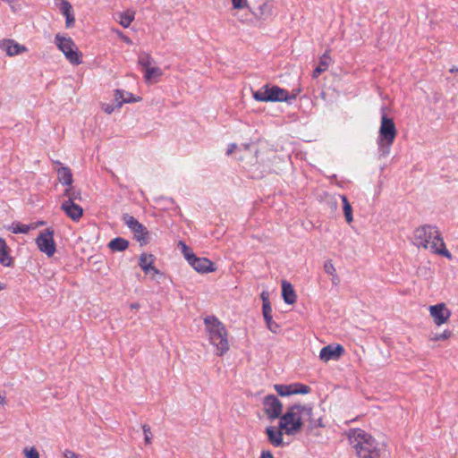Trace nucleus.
Here are the masks:
<instances>
[{
    "label": "nucleus",
    "instance_id": "39448f33",
    "mask_svg": "<svg viewBox=\"0 0 458 458\" xmlns=\"http://www.w3.org/2000/svg\"><path fill=\"white\" fill-rule=\"evenodd\" d=\"M397 131L394 120L383 114L377 140L378 153L382 157L390 154L391 147L396 138Z\"/></svg>",
    "mask_w": 458,
    "mask_h": 458
},
{
    "label": "nucleus",
    "instance_id": "7ed1b4c3",
    "mask_svg": "<svg viewBox=\"0 0 458 458\" xmlns=\"http://www.w3.org/2000/svg\"><path fill=\"white\" fill-rule=\"evenodd\" d=\"M312 408L310 406L293 405L281 417L279 428L287 435H294L302 426V420H310Z\"/></svg>",
    "mask_w": 458,
    "mask_h": 458
},
{
    "label": "nucleus",
    "instance_id": "3c124183",
    "mask_svg": "<svg viewBox=\"0 0 458 458\" xmlns=\"http://www.w3.org/2000/svg\"><path fill=\"white\" fill-rule=\"evenodd\" d=\"M449 72L451 73L458 72V66H453L452 68H450Z\"/></svg>",
    "mask_w": 458,
    "mask_h": 458
},
{
    "label": "nucleus",
    "instance_id": "dca6fc26",
    "mask_svg": "<svg viewBox=\"0 0 458 458\" xmlns=\"http://www.w3.org/2000/svg\"><path fill=\"white\" fill-rule=\"evenodd\" d=\"M262 313L267 328L273 333H277L280 327L276 322L273 320L272 308L270 303H264L262 305Z\"/></svg>",
    "mask_w": 458,
    "mask_h": 458
},
{
    "label": "nucleus",
    "instance_id": "ddd939ff",
    "mask_svg": "<svg viewBox=\"0 0 458 458\" xmlns=\"http://www.w3.org/2000/svg\"><path fill=\"white\" fill-rule=\"evenodd\" d=\"M61 209L75 222L79 221L83 215V208L71 200H64L61 205Z\"/></svg>",
    "mask_w": 458,
    "mask_h": 458
},
{
    "label": "nucleus",
    "instance_id": "8fccbe9b",
    "mask_svg": "<svg viewBox=\"0 0 458 458\" xmlns=\"http://www.w3.org/2000/svg\"><path fill=\"white\" fill-rule=\"evenodd\" d=\"M122 38L123 39V41L127 44H131V40L126 37V36H123Z\"/></svg>",
    "mask_w": 458,
    "mask_h": 458
},
{
    "label": "nucleus",
    "instance_id": "f3484780",
    "mask_svg": "<svg viewBox=\"0 0 458 458\" xmlns=\"http://www.w3.org/2000/svg\"><path fill=\"white\" fill-rule=\"evenodd\" d=\"M10 248L5 241L0 237V264L4 267H11L13 266V259L10 255Z\"/></svg>",
    "mask_w": 458,
    "mask_h": 458
},
{
    "label": "nucleus",
    "instance_id": "e433bc0d",
    "mask_svg": "<svg viewBox=\"0 0 458 458\" xmlns=\"http://www.w3.org/2000/svg\"><path fill=\"white\" fill-rule=\"evenodd\" d=\"M23 453L26 458H39V454L35 447H25Z\"/></svg>",
    "mask_w": 458,
    "mask_h": 458
},
{
    "label": "nucleus",
    "instance_id": "c9c22d12",
    "mask_svg": "<svg viewBox=\"0 0 458 458\" xmlns=\"http://www.w3.org/2000/svg\"><path fill=\"white\" fill-rule=\"evenodd\" d=\"M452 335V332L449 331V330H445L443 333L441 334H435L434 335L431 336L430 340L432 341H442V340H446L448 339Z\"/></svg>",
    "mask_w": 458,
    "mask_h": 458
},
{
    "label": "nucleus",
    "instance_id": "423d86ee",
    "mask_svg": "<svg viewBox=\"0 0 458 458\" xmlns=\"http://www.w3.org/2000/svg\"><path fill=\"white\" fill-rule=\"evenodd\" d=\"M300 90L294 94H290L286 89L278 86L265 85L253 92V98L260 102H291L295 99Z\"/></svg>",
    "mask_w": 458,
    "mask_h": 458
},
{
    "label": "nucleus",
    "instance_id": "de8ad7c7",
    "mask_svg": "<svg viewBox=\"0 0 458 458\" xmlns=\"http://www.w3.org/2000/svg\"><path fill=\"white\" fill-rule=\"evenodd\" d=\"M261 299H262V301H263V304H264V303H269V301H268V297H267V293L263 292V293H261Z\"/></svg>",
    "mask_w": 458,
    "mask_h": 458
},
{
    "label": "nucleus",
    "instance_id": "aec40b11",
    "mask_svg": "<svg viewBox=\"0 0 458 458\" xmlns=\"http://www.w3.org/2000/svg\"><path fill=\"white\" fill-rule=\"evenodd\" d=\"M282 296L285 303L293 304L296 302L297 296L293 285L287 282H282Z\"/></svg>",
    "mask_w": 458,
    "mask_h": 458
},
{
    "label": "nucleus",
    "instance_id": "a19ab883",
    "mask_svg": "<svg viewBox=\"0 0 458 458\" xmlns=\"http://www.w3.org/2000/svg\"><path fill=\"white\" fill-rule=\"evenodd\" d=\"M233 7L234 9H242L246 4V0H232Z\"/></svg>",
    "mask_w": 458,
    "mask_h": 458
},
{
    "label": "nucleus",
    "instance_id": "7c9ffc66",
    "mask_svg": "<svg viewBox=\"0 0 458 458\" xmlns=\"http://www.w3.org/2000/svg\"><path fill=\"white\" fill-rule=\"evenodd\" d=\"M275 389L281 396L293 394V384L292 385H275Z\"/></svg>",
    "mask_w": 458,
    "mask_h": 458
},
{
    "label": "nucleus",
    "instance_id": "393cba45",
    "mask_svg": "<svg viewBox=\"0 0 458 458\" xmlns=\"http://www.w3.org/2000/svg\"><path fill=\"white\" fill-rule=\"evenodd\" d=\"M129 246V242L122 237H116L111 240L108 243V247L113 251H123L125 250Z\"/></svg>",
    "mask_w": 458,
    "mask_h": 458
},
{
    "label": "nucleus",
    "instance_id": "b1692460",
    "mask_svg": "<svg viewBox=\"0 0 458 458\" xmlns=\"http://www.w3.org/2000/svg\"><path fill=\"white\" fill-rule=\"evenodd\" d=\"M57 176H58V181L64 184V185H67L68 187L72 185V174L70 170L69 167L67 166H61L58 170H57Z\"/></svg>",
    "mask_w": 458,
    "mask_h": 458
},
{
    "label": "nucleus",
    "instance_id": "2f4dec72",
    "mask_svg": "<svg viewBox=\"0 0 458 458\" xmlns=\"http://www.w3.org/2000/svg\"><path fill=\"white\" fill-rule=\"evenodd\" d=\"M55 4L58 6L63 15L68 14L72 12V6L67 0H55Z\"/></svg>",
    "mask_w": 458,
    "mask_h": 458
},
{
    "label": "nucleus",
    "instance_id": "cd10ccee",
    "mask_svg": "<svg viewBox=\"0 0 458 458\" xmlns=\"http://www.w3.org/2000/svg\"><path fill=\"white\" fill-rule=\"evenodd\" d=\"M270 6L267 3L260 4L252 13L257 19H266L270 14Z\"/></svg>",
    "mask_w": 458,
    "mask_h": 458
},
{
    "label": "nucleus",
    "instance_id": "20e7f679",
    "mask_svg": "<svg viewBox=\"0 0 458 458\" xmlns=\"http://www.w3.org/2000/svg\"><path fill=\"white\" fill-rule=\"evenodd\" d=\"M204 324L210 344L216 348V354L224 355L229 350L225 327L216 316H207Z\"/></svg>",
    "mask_w": 458,
    "mask_h": 458
},
{
    "label": "nucleus",
    "instance_id": "a878e982",
    "mask_svg": "<svg viewBox=\"0 0 458 458\" xmlns=\"http://www.w3.org/2000/svg\"><path fill=\"white\" fill-rule=\"evenodd\" d=\"M138 64L146 71L154 66L155 61L149 54H142L139 56Z\"/></svg>",
    "mask_w": 458,
    "mask_h": 458
},
{
    "label": "nucleus",
    "instance_id": "4c0bfd02",
    "mask_svg": "<svg viewBox=\"0 0 458 458\" xmlns=\"http://www.w3.org/2000/svg\"><path fill=\"white\" fill-rule=\"evenodd\" d=\"M142 430L144 433V440L147 445L151 444V429L150 427L148 424L142 425Z\"/></svg>",
    "mask_w": 458,
    "mask_h": 458
},
{
    "label": "nucleus",
    "instance_id": "2eb2a0df",
    "mask_svg": "<svg viewBox=\"0 0 458 458\" xmlns=\"http://www.w3.org/2000/svg\"><path fill=\"white\" fill-rule=\"evenodd\" d=\"M189 264L199 273H208L215 271L214 264L207 258H191Z\"/></svg>",
    "mask_w": 458,
    "mask_h": 458
},
{
    "label": "nucleus",
    "instance_id": "5701e85b",
    "mask_svg": "<svg viewBox=\"0 0 458 458\" xmlns=\"http://www.w3.org/2000/svg\"><path fill=\"white\" fill-rule=\"evenodd\" d=\"M144 72V79L148 83L157 82L159 78L163 75L162 70L157 66H153Z\"/></svg>",
    "mask_w": 458,
    "mask_h": 458
},
{
    "label": "nucleus",
    "instance_id": "c756f323",
    "mask_svg": "<svg viewBox=\"0 0 458 458\" xmlns=\"http://www.w3.org/2000/svg\"><path fill=\"white\" fill-rule=\"evenodd\" d=\"M341 199L343 201V209H344L345 219L348 223H351L353 220L352 206H351L350 202L348 201L346 196L343 195L341 197Z\"/></svg>",
    "mask_w": 458,
    "mask_h": 458
},
{
    "label": "nucleus",
    "instance_id": "58836bf2",
    "mask_svg": "<svg viewBox=\"0 0 458 458\" xmlns=\"http://www.w3.org/2000/svg\"><path fill=\"white\" fill-rule=\"evenodd\" d=\"M324 270L327 274L333 276L336 273L335 267L331 260H327L324 264Z\"/></svg>",
    "mask_w": 458,
    "mask_h": 458
},
{
    "label": "nucleus",
    "instance_id": "f704fd0d",
    "mask_svg": "<svg viewBox=\"0 0 458 458\" xmlns=\"http://www.w3.org/2000/svg\"><path fill=\"white\" fill-rule=\"evenodd\" d=\"M293 394H306L310 392V387L309 386H306L303 384L296 383V384H293Z\"/></svg>",
    "mask_w": 458,
    "mask_h": 458
},
{
    "label": "nucleus",
    "instance_id": "09e8293b",
    "mask_svg": "<svg viewBox=\"0 0 458 458\" xmlns=\"http://www.w3.org/2000/svg\"><path fill=\"white\" fill-rule=\"evenodd\" d=\"M332 283L335 285L339 283V277L336 273L332 276Z\"/></svg>",
    "mask_w": 458,
    "mask_h": 458
},
{
    "label": "nucleus",
    "instance_id": "37998d69",
    "mask_svg": "<svg viewBox=\"0 0 458 458\" xmlns=\"http://www.w3.org/2000/svg\"><path fill=\"white\" fill-rule=\"evenodd\" d=\"M103 110L105 111V113L110 114L114 112V107L111 105H104L103 106Z\"/></svg>",
    "mask_w": 458,
    "mask_h": 458
},
{
    "label": "nucleus",
    "instance_id": "4be33fe9",
    "mask_svg": "<svg viewBox=\"0 0 458 458\" xmlns=\"http://www.w3.org/2000/svg\"><path fill=\"white\" fill-rule=\"evenodd\" d=\"M330 61L331 58L328 55V52L324 53L320 57L318 65L313 71L312 77L317 79L323 72L327 71L329 67Z\"/></svg>",
    "mask_w": 458,
    "mask_h": 458
},
{
    "label": "nucleus",
    "instance_id": "9d476101",
    "mask_svg": "<svg viewBox=\"0 0 458 458\" xmlns=\"http://www.w3.org/2000/svg\"><path fill=\"white\" fill-rule=\"evenodd\" d=\"M263 405L265 413L271 420L279 418L283 411L281 402L273 394H269L264 398Z\"/></svg>",
    "mask_w": 458,
    "mask_h": 458
},
{
    "label": "nucleus",
    "instance_id": "ea45409f",
    "mask_svg": "<svg viewBox=\"0 0 458 458\" xmlns=\"http://www.w3.org/2000/svg\"><path fill=\"white\" fill-rule=\"evenodd\" d=\"M65 17V24L67 28L72 27L75 21L73 13L64 15Z\"/></svg>",
    "mask_w": 458,
    "mask_h": 458
},
{
    "label": "nucleus",
    "instance_id": "4468645a",
    "mask_svg": "<svg viewBox=\"0 0 458 458\" xmlns=\"http://www.w3.org/2000/svg\"><path fill=\"white\" fill-rule=\"evenodd\" d=\"M0 47L6 52L9 56H14L26 52L28 49L25 46L17 43L13 39H4L0 42Z\"/></svg>",
    "mask_w": 458,
    "mask_h": 458
},
{
    "label": "nucleus",
    "instance_id": "a211bd4d",
    "mask_svg": "<svg viewBox=\"0 0 458 458\" xmlns=\"http://www.w3.org/2000/svg\"><path fill=\"white\" fill-rule=\"evenodd\" d=\"M154 256L152 254L142 253L140 256L139 265L141 269L146 273L157 274L158 270L153 266L154 263Z\"/></svg>",
    "mask_w": 458,
    "mask_h": 458
},
{
    "label": "nucleus",
    "instance_id": "f03ea898",
    "mask_svg": "<svg viewBox=\"0 0 458 458\" xmlns=\"http://www.w3.org/2000/svg\"><path fill=\"white\" fill-rule=\"evenodd\" d=\"M349 438L360 458H380L382 448L379 443L364 430H351Z\"/></svg>",
    "mask_w": 458,
    "mask_h": 458
},
{
    "label": "nucleus",
    "instance_id": "72a5a7b5",
    "mask_svg": "<svg viewBox=\"0 0 458 458\" xmlns=\"http://www.w3.org/2000/svg\"><path fill=\"white\" fill-rule=\"evenodd\" d=\"M178 247L180 248L182 253L183 254L185 259L188 263L195 257V254L191 251V250L182 241L179 242Z\"/></svg>",
    "mask_w": 458,
    "mask_h": 458
},
{
    "label": "nucleus",
    "instance_id": "603ef678",
    "mask_svg": "<svg viewBox=\"0 0 458 458\" xmlns=\"http://www.w3.org/2000/svg\"><path fill=\"white\" fill-rule=\"evenodd\" d=\"M131 309H135V310H137V309H139V308H140V305H139L138 303H131Z\"/></svg>",
    "mask_w": 458,
    "mask_h": 458
},
{
    "label": "nucleus",
    "instance_id": "864d4df0",
    "mask_svg": "<svg viewBox=\"0 0 458 458\" xmlns=\"http://www.w3.org/2000/svg\"><path fill=\"white\" fill-rule=\"evenodd\" d=\"M5 289V284L0 282V292Z\"/></svg>",
    "mask_w": 458,
    "mask_h": 458
},
{
    "label": "nucleus",
    "instance_id": "6e6552de",
    "mask_svg": "<svg viewBox=\"0 0 458 458\" xmlns=\"http://www.w3.org/2000/svg\"><path fill=\"white\" fill-rule=\"evenodd\" d=\"M123 221L133 233L134 239L139 242L141 246L149 242V232L147 227L140 223L134 216L124 214L123 216Z\"/></svg>",
    "mask_w": 458,
    "mask_h": 458
},
{
    "label": "nucleus",
    "instance_id": "6ab92c4d",
    "mask_svg": "<svg viewBox=\"0 0 458 458\" xmlns=\"http://www.w3.org/2000/svg\"><path fill=\"white\" fill-rule=\"evenodd\" d=\"M266 433L267 435L269 443L273 446L281 447L284 445L283 433L281 430H277L274 427L269 426L266 428Z\"/></svg>",
    "mask_w": 458,
    "mask_h": 458
},
{
    "label": "nucleus",
    "instance_id": "f257e3e1",
    "mask_svg": "<svg viewBox=\"0 0 458 458\" xmlns=\"http://www.w3.org/2000/svg\"><path fill=\"white\" fill-rule=\"evenodd\" d=\"M414 244L424 249H430L432 252L451 259V253L445 248L443 238L437 227L424 225L414 231Z\"/></svg>",
    "mask_w": 458,
    "mask_h": 458
},
{
    "label": "nucleus",
    "instance_id": "c03bdc74",
    "mask_svg": "<svg viewBox=\"0 0 458 458\" xmlns=\"http://www.w3.org/2000/svg\"><path fill=\"white\" fill-rule=\"evenodd\" d=\"M259 458H274L271 451H262Z\"/></svg>",
    "mask_w": 458,
    "mask_h": 458
},
{
    "label": "nucleus",
    "instance_id": "49530a36",
    "mask_svg": "<svg viewBox=\"0 0 458 458\" xmlns=\"http://www.w3.org/2000/svg\"><path fill=\"white\" fill-rule=\"evenodd\" d=\"M6 403V396H5V393H1L0 392V405H4Z\"/></svg>",
    "mask_w": 458,
    "mask_h": 458
},
{
    "label": "nucleus",
    "instance_id": "0eeeda50",
    "mask_svg": "<svg viewBox=\"0 0 458 458\" xmlns=\"http://www.w3.org/2000/svg\"><path fill=\"white\" fill-rule=\"evenodd\" d=\"M55 42L58 49L63 52L71 64H81V54L78 52L77 47L71 38H65L60 34H56Z\"/></svg>",
    "mask_w": 458,
    "mask_h": 458
},
{
    "label": "nucleus",
    "instance_id": "1a4fd4ad",
    "mask_svg": "<svg viewBox=\"0 0 458 458\" xmlns=\"http://www.w3.org/2000/svg\"><path fill=\"white\" fill-rule=\"evenodd\" d=\"M36 244L38 250L45 253L48 258L53 257L56 250L54 240V230L47 228L40 232L36 238Z\"/></svg>",
    "mask_w": 458,
    "mask_h": 458
},
{
    "label": "nucleus",
    "instance_id": "f8f14e48",
    "mask_svg": "<svg viewBox=\"0 0 458 458\" xmlns=\"http://www.w3.org/2000/svg\"><path fill=\"white\" fill-rule=\"evenodd\" d=\"M344 353V348L341 344H328L320 350L319 359L324 362L337 360Z\"/></svg>",
    "mask_w": 458,
    "mask_h": 458
},
{
    "label": "nucleus",
    "instance_id": "c85d7f7f",
    "mask_svg": "<svg viewBox=\"0 0 458 458\" xmlns=\"http://www.w3.org/2000/svg\"><path fill=\"white\" fill-rule=\"evenodd\" d=\"M133 20H134V13L133 12L127 11V12H124V13L119 14V23L123 28H128Z\"/></svg>",
    "mask_w": 458,
    "mask_h": 458
},
{
    "label": "nucleus",
    "instance_id": "412c9836",
    "mask_svg": "<svg viewBox=\"0 0 458 458\" xmlns=\"http://www.w3.org/2000/svg\"><path fill=\"white\" fill-rule=\"evenodd\" d=\"M114 98L117 102V106L121 107L124 103H133L140 100L135 98L133 95L130 92L124 91L123 89H116L114 92Z\"/></svg>",
    "mask_w": 458,
    "mask_h": 458
},
{
    "label": "nucleus",
    "instance_id": "79ce46f5",
    "mask_svg": "<svg viewBox=\"0 0 458 458\" xmlns=\"http://www.w3.org/2000/svg\"><path fill=\"white\" fill-rule=\"evenodd\" d=\"M64 456V458H79V455L71 450H65Z\"/></svg>",
    "mask_w": 458,
    "mask_h": 458
},
{
    "label": "nucleus",
    "instance_id": "bb28decb",
    "mask_svg": "<svg viewBox=\"0 0 458 458\" xmlns=\"http://www.w3.org/2000/svg\"><path fill=\"white\" fill-rule=\"evenodd\" d=\"M64 196L67 197L66 200H71L72 202L81 199V191L75 189L72 185L65 189Z\"/></svg>",
    "mask_w": 458,
    "mask_h": 458
},
{
    "label": "nucleus",
    "instance_id": "a18cd8bd",
    "mask_svg": "<svg viewBox=\"0 0 458 458\" xmlns=\"http://www.w3.org/2000/svg\"><path fill=\"white\" fill-rule=\"evenodd\" d=\"M237 148V145L235 143H232L228 146V149L226 151L227 155H231L234 149Z\"/></svg>",
    "mask_w": 458,
    "mask_h": 458
},
{
    "label": "nucleus",
    "instance_id": "9b49d317",
    "mask_svg": "<svg viewBox=\"0 0 458 458\" xmlns=\"http://www.w3.org/2000/svg\"><path fill=\"white\" fill-rule=\"evenodd\" d=\"M429 313L437 326H441L447 322L451 317V311L445 307V303L430 306Z\"/></svg>",
    "mask_w": 458,
    "mask_h": 458
},
{
    "label": "nucleus",
    "instance_id": "473e14b6",
    "mask_svg": "<svg viewBox=\"0 0 458 458\" xmlns=\"http://www.w3.org/2000/svg\"><path fill=\"white\" fill-rule=\"evenodd\" d=\"M9 229L13 233H27L30 231V226L17 222L13 223Z\"/></svg>",
    "mask_w": 458,
    "mask_h": 458
}]
</instances>
